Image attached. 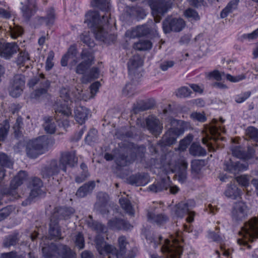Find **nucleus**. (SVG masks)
<instances>
[{
	"label": "nucleus",
	"instance_id": "nucleus-1",
	"mask_svg": "<svg viewBox=\"0 0 258 258\" xmlns=\"http://www.w3.org/2000/svg\"><path fill=\"white\" fill-rule=\"evenodd\" d=\"M95 242L101 258H126L125 253L128 242L125 236H121L118 238V249L113 245L107 244L103 238L99 235L96 237Z\"/></svg>",
	"mask_w": 258,
	"mask_h": 258
},
{
	"label": "nucleus",
	"instance_id": "nucleus-2",
	"mask_svg": "<svg viewBox=\"0 0 258 258\" xmlns=\"http://www.w3.org/2000/svg\"><path fill=\"white\" fill-rule=\"evenodd\" d=\"M109 15L110 14L107 12L101 19L96 11H90L86 15L85 23L92 28L96 38L104 42L108 41L109 35L103 27L108 23V17Z\"/></svg>",
	"mask_w": 258,
	"mask_h": 258
},
{
	"label": "nucleus",
	"instance_id": "nucleus-3",
	"mask_svg": "<svg viewBox=\"0 0 258 258\" xmlns=\"http://www.w3.org/2000/svg\"><path fill=\"white\" fill-rule=\"evenodd\" d=\"M183 241L181 232H177L176 237L172 239V241L168 239L165 240L164 244L161 248L164 257L152 254L151 255V258H180L182 252Z\"/></svg>",
	"mask_w": 258,
	"mask_h": 258
},
{
	"label": "nucleus",
	"instance_id": "nucleus-4",
	"mask_svg": "<svg viewBox=\"0 0 258 258\" xmlns=\"http://www.w3.org/2000/svg\"><path fill=\"white\" fill-rule=\"evenodd\" d=\"M45 258H75V253L65 245L56 246L53 243L42 247Z\"/></svg>",
	"mask_w": 258,
	"mask_h": 258
},
{
	"label": "nucleus",
	"instance_id": "nucleus-5",
	"mask_svg": "<svg viewBox=\"0 0 258 258\" xmlns=\"http://www.w3.org/2000/svg\"><path fill=\"white\" fill-rule=\"evenodd\" d=\"M170 126L163 136L162 141L164 145H170L175 142L176 137L182 135L184 132V122L181 120L170 119Z\"/></svg>",
	"mask_w": 258,
	"mask_h": 258
},
{
	"label": "nucleus",
	"instance_id": "nucleus-6",
	"mask_svg": "<svg viewBox=\"0 0 258 258\" xmlns=\"http://www.w3.org/2000/svg\"><path fill=\"white\" fill-rule=\"evenodd\" d=\"M50 140L45 136L30 141L27 146L26 153L28 157L36 158L39 155L43 153L44 151L48 148Z\"/></svg>",
	"mask_w": 258,
	"mask_h": 258
},
{
	"label": "nucleus",
	"instance_id": "nucleus-7",
	"mask_svg": "<svg viewBox=\"0 0 258 258\" xmlns=\"http://www.w3.org/2000/svg\"><path fill=\"white\" fill-rule=\"evenodd\" d=\"M206 136L202 139L203 144L207 145L209 151H215V147L218 148V144L217 143V140L223 138H220L221 133H224L225 130L223 127L218 128L216 125H211L206 129Z\"/></svg>",
	"mask_w": 258,
	"mask_h": 258
},
{
	"label": "nucleus",
	"instance_id": "nucleus-8",
	"mask_svg": "<svg viewBox=\"0 0 258 258\" xmlns=\"http://www.w3.org/2000/svg\"><path fill=\"white\" fill-rule=\"evenodd\" d=\"M152 14L156 23L159 22L162 17L172 7L171 0H154L150 4Z\"/></svg>",
	"mask_w": 258,
	"mask_h": 258
},
{
	"label": "nucleus",
	"instance_id": "nucleus-9",
	"mask_svg": "<svg viewBox=\"0 0 258 258\" xmlns=\"http://www.w3.org/2000/svg\"><path fill=\"white\" fill-rule=\"evenodd\" d=\"M25 87V77L22 74H16L11 79L9 87L10 95L14 98L19 97Z\"/></svg>",
	"mask_w": 258,
	"mask_h": 258
},
{
	"label": "nucleus",
	"instance_id": "nucleus-10",
	"mask_svg": "<svg viewBox=\"0 0 258 258\" xmlns=\"http://www.w3.org/2000/svg\"><path fill=\"white\" fill-rule=\"evenodd\" d=\"M249 211V208L245 202H236L234 203L231 209V218L235 222L241 221L247 217Z\"/></svg>",
	"mask_w": 258,
	"mask_h": 258
},
{
	"label": "nucleus",
	"instance_id": "nucleus-11",
	"mask_svg": "<svg viewBox=\"0 0 258 258\" xmlns=\"http://www.w3.org/2000/svg\"><path fill=\"white\" fill-rule=\"evenodd\" d=\"M54 109L56 115V119L58 120L63 119L62 125L64 127H68L69 121L67 118L72 114L71 108L68 106V103H62L60 99L57 100L54 105Z\"/></svg>",
	"mask_w": 258,
	"mask_h": 258
},
{
	"label": "nucleus",
	"instance_id": "nucleus-12",
	"mask_svg": "<svg viewBox=\"0 0 258 258\" xmlns=\"http://www.w3.org/2000/svg\"><path fill=\"white\" fill-rule=\"evenodd\" d=\"M82 62L79 63L75 72L78 74L86 75L91 66L93 63L94 56L93 53L87 50H83L81 54Z\"/></svg>",
	"mask_w": 258,
	"mask_h": 258
},
{
	"label": "nucleus",
	"instance_id": "nucleus-13",
	"mask_svg": "<svg viewBox=\"0 0 258 258\" xmlns=\"http://www.w3.org/2000/svg\"><path fill=\"white\" fill-rule=\"evenodd\" d=\"M26 173L25 171H20L18 175L12 180L10 189L7 191H4V193L0 191V206L2 205V200L4 194L12 196L14 199H17V197H18L17 192L15 191V189L22 184L23 181L26 179Z\"/></svg>",
	"mask_w": 258,
	"mask_h": 258
},
{
	"label": "nucleus",
	"instance_id": "nucleus-14",
	"mask_svg": "<svg viewBox=\"0 0 258 258\" xmlns=\"http://www.w3.org/2000/svg\"><path fill=\"white\" fill-rule=\"evenodd\" d=\"M185 25L184 21L181 18L168 17L163 22V29L166 33L171 31L179 32L184 27Z\"/></svg>",
	"mask_w": 258,
	"mask_h": 258
},
{
	"label": "nucleus",
	"instance_id": "nucleus-15",
	"mask_svg": "<svg viewBox=\"0 0 258 258\" xmlns=\"http://www.w3.org/2000/svg\"><path fill=\"white\" fill-rule=\"evenodd\" d=\"M77 162L78 158L74 151H63L60 153L59 163L63 172H67L68 167L71 168L74 167Z\"/></svg>",
	"mask_w": 258,
	"mask_h": 258
},
{
	"label": "nucleus",
	"instance_id": "nucleus-16",
	"mask_svg": "<svg viewBox=\"0 0 258 258\" xmlns=\"http://www.w3.org/2000/svg\"><path fill=\"white\" fill-rule=\"evenodd\" d=\"M42 186V183L40 178L37 177L33 178L30 184L31 191L29 197L22 202V205L27 206L30 204L32 199L41 195L42 193V190L41 189Z\"/></svg>",
	"mask_w": 258,
	"mask_h": 258
},
{
	"label": "nucleus",
	"instance_id": "nucleus-17",
	"mask_svg": "<svg viewBox=\"0 0 258 258\" xmlns=\"http://www.w3.org/2000/svg\"><path fill=\"white\" fill-rule=\"evenodd\" d=\"M175 214L177 217L180 218L188 215L186 220L188 222H191L194 220V213L190 210L188 204L185 202H181L176 206Z\"/></svg>",
	"mask_w": 258,
	"mask_h": 258
},
{
	"label": "nucleus",
	"instance_id": "nucleus-18",
	"mask_svg": "<svg viewBox=\"0 0 258 258\" xmlns=\"http://www.w3.org/2000/svg\"><path fill=\"white\" fill-rule=\"evenodd\" d=\"M19 50V47L15 42L6 43L0 42V55L5 58H10Z\"/></svg>",
	"mask_w": 258,
	"mask_h": 258
},
{
	"label": "nucleus",
	"instance_id": "nucleus-19",
	"mask_svg": "<svg viewBox=\"0 0 258 258\" xmlns=\"http://www.w3.org/2000/svg\"><path fill=\"white\" fill-rule=\"evenodd\" d=\"M146 125L149 132L157 136L161 133L163 126L160 120L156 117L150 116L146 119Z\"/></svg>",
	"mask_w": 258,
	"mask_h": 258
},
{
	"label": "nucleus",
	"instance_id": "nucleus-20",
	"mask_svg": "<svg viewBox=\"0 0 258 258\" xmlns=\"http://www.w3.org/2000/svg\"><path fill=\"white\" fill-rule=\"evenodd\" d=\"M61 170V167L56 160H51L50 163L42 170L43 177L48 178L57 175Z\"/></svg>",
	"mask_w": 258,
	"mask_h": 258
},
{
	"label": "nucleus",
	"instance_id": "nucleus-21",
	"mask_svg": "<svg viewBox=\"0 0 258 258\" xmlns=\"http://www.w3.org/2000/svg\"><path fill=\"white\" fill-rule=\"evenodd\" d=\"M169 165L173 171H177V174L179 179L181 180H184L185 179L187 163L183 158L179 159L175 164L170 163Z\"/></svg>",
	"mask_w": 258,
	"mask_h": 258
},
{
	"label": "nucleus",
	"instance_id": "nucleus-22",
	"mask_svg": "<svg viewBox=\"0 0 258 258\" xmlns=\"http://www.w3.org/2000/svg\"><path fill=\"white\" fill-rule=\"evenodd\" d=\"M37 9L36 0H27L21 8L23 16L26 20H29L35 14Z\"/></svg>",
	"mask_w": 258,
	"mask_h": 258
},
{
	"label": "nucleus",
	"instance_id": "nucleus-23",
	"mask_svg": "<svg viewBox=\"0 0 258 258\" xmlns=\"http://www.w3.org/2000/svg\"><path fill=\"white\" fill-rule=\"evenodd\" d=\"M247 168L248 164L247 163L233 162L231 159L225 163V169L234 174H237L239 171L245 170Z\"/></svg>",
	"mask_w": 258,
	"mask_h": 258
},
{
	"label": "nucleus",
	"instance_id": "nucleus-24",
	"mask_svg": "<svg viewBox=\"0 0 258 258\" xmlns=\"http://www.w3.org/2000/svg\"><path fill=\"white\" fill-rule=\"evenodd\" d=\"M48 236L50 239H61L63 238L61 236V229L58 225V221L52 216L49 224Z\"/></svg>",
	"mask_w": 258,
	"mask_h": 258
},
{
	"label": "nucleus",
	"instance_id": "nucleus-25",
	"mask_svg": "<svg viewBox=\"0 0 258 258\" xmlns=\"http://www.w3.org/2000/svg\"><path fill=\"white\" fill-rule=\"evenodd\" d=\"M77 54V50L75 45H71L67 52L62 57L60 61L61 65L63 67H66L68 65V61L70 59H73L71 65H75L77 61L75 58Z\"/></svg>",
	"mask_w": 258,
	"mask_h": 258
},
{
	"label": "nucleus",
	"instance_id": "nucleus-26",
	"mask_svg": "<svg viewBox=\"0 0 258 258\" xmlns=\"http://www.w3.org/2000/svg\"><path fill=\"white\" fill-rule=\"evenodd\" d=\"M128 182L132 185L143 186L148 182V175L145 173H138L131 176L127 179Z\"/></svg>",
	"mask_w": 258,
	"mask_h": 258
},
{
	"label": "nucleus",
	"instance_id": "nucleus-27",
	"mask_svg": "<svg viewBox=\"0 0 258 258\" xmlns=\"http://www.w3.org/2000/svg\"><path fill=\"white\" fill-rule=\"evenodd\" d=\"M74 213L72 208H55L52 215L53 218L58 220L67 219Z\"/></svg>",
	"mask_w": 258,
	"mask_h": 258
},
{
	"label": "nucleus",
	"instance_id": "nucleus-28",
	"mask_svg": "<svg viewBox=\"0 0 258 258\" xmlns=\"http://www.w3.org/2000/svg\"><path fill=\"white\" fill-rule=\"evenodd\" d=\"M143 61L139 55L133 56L128 62V70L130 75L134 76L138 68L142 66Z\"/></svg>",
	"mask_w": 258,
	"mask_h": 258
},
{
	"label": "nucleus",
	"instance_id": "nucleus-29",
	"mask_svg": "<svg viewBox=\"0 0 258 258\" xmlns=\"http://www.w3.org/2000/svg\"><path fill=\"white\" fill-rule=\"evenodd\" d=\"M74 113L76 121L78 123L82 124L87 119L89 111L87 108L80 106L76 108Z\"/></svg>",
	"mask_w": 258,
	"mask_h": 258
},
{
	"label": "nucleus",
	"instance_id": "nucleus-30",
	"mask_svg": "<svg viewBox=\"0 0 258 258\" xmlns=\"http://www.w3.org/2000/svg\"><path fill=\"white\" fill-rule=\"evenodd\" d=\"M29 60L30 58L27 52L22 51L19 53L16 60V63L21 71L24 72L29 68L30 63Z\"/></svg>",
	"mask_w": 258,
	"mask_h": 258
},
{
	"label": "nucleus",
	"instance_id": "nucleus-31",
	"mask_svg": "<svg viewBox=\"0 0 258 258\" xmlns=\"http://www.w3.org/2000/svg\"><path fill=\"white\" fill-rule=\"evenodd\" d=\"M108 225L110 228L117 230L123 229L126 230L130 229L132 227L127 222L117 218L109 221Z\"/></svg>",
	"mask_w": 258,
	"mask_h": 258
},
{
	"label": "nucleus",
	"instance_id": "nucleus-32",
	"mask_svg": "<svg viewBox=\"0 0 258 258\" xmlns=\"http://www.w3.org/2000/svg\"><path fill=\"white\" fill-rule=\"evenodd\" d=\"M170 182L169 179H162L151 185L148 189L153 192H161L168 188L170 186Z\"/></svg>",
	"mask_w": 258,
	"mask_h": 258
},
{
	"label": "nucleus",
	"instance_id": "nucleus-33",
	"mask_svg": "<svg viewBox=\"0 0 258 258\" xmlns=\"http://www.w3.org/2000/svg\"><path fill=\"white\" fill-rule=\"evenodd\" d=\"M95 186L94 181H89L85 183L80 187L77 190L76 195L78 198H84L88 194H90Z\"/></svg>",
	"mask_w": 258,
	"mask_h": 258
},
{
	"label": "nucleus",
	"instance_id": "nucleus-34",
	"mask_svg": "<svg viewBox=\"0 0 258 258\" xmlns=\"http://www.w3.org/2000/svg\"><path fill=\"white\" fill-rule=\"evenodd\" d=\"M42 87L34 91L30 95L32 99H38L41 96L47 93V89L50 86V82L48 80H44L41 82Z\"/></svg>",
	"mask_w": 258,
	"mask_h": 258
},
{
	"label": "nucleus",
	"instance_id": "nucleus-35",
	"mask_svg": "<svg viewBox=\"0 0 258 258\" xmlns=\"http://www.w3.org/2000/svg\"><path fill=\"white\" fill-rule=\"evenodd\" d=\"M241 190L239 189L234 182H231L228 184L227 189L225 191V195L226 197L235 199L240 196Z\"/></svg>",
	"mask_w": 258,
	"mask_h": 258
},
{
	"label": "nucleus",
	"instance_id": "nucleus-36",
	"mask_svg": "<svg viewBox=\"0 0 258 258\" xmlns=\"http://www.w3.org/2000/svg\"><path fill=\"white\" fill-rule=\"evenodd\" d=\"M100 75V71L96 67H93L91 68L89 72L82 77L81 80L84 84H87L92 79H97Z\"/></svg>",
	"mask_w": 258,
	"mask_h": 258
},
{
	"label": "nucleus",
	"instance_id": "nucleus-37",
	"mask_svg": "<svg viewBox=\"0 0 258 258\" xmlns=\"http://www.w3.org/2000/svg\"><path fill=\"white\" fill-rule=\"evenodd\" d=\"M148 219L151 222L156 223L158 225L163 224L168 220L167 217L164 214H155L151 212L148 214Z\"/></svg>",
	"mask_w": 258,
	"mask_h": 258
},
{
	"label": "nucleus",
	"instance_id": "nucleus-38",
	"mask_svg": "<svg viewBox=\"0 0 258 258\" xmlns=\"http://www.w3.org/2000/svg\"><path fill=\"white\" fill-rule=\"evenodd\" d=\"M189 153L194 156H203L206 154V151L199 144L194 143L189 149Z\"/></svg>",
	"mask_w": 258,
	"mask_h": 258
},
{
	"label": "nucleus",
	"instance_id": "nucleus-39",
	"mask_svg": "<svg viewBox=\"0 0 258 258\" xmlns=\"http://www.w3.org/2000/svg\"><path fill=\"white\" fill-rule=\"evenodd\" d=\"M239 3V0H231L227 6L221 12V17L226 18L228 15L235 10Z\"/></svg>",
	"mask_w": 258,
	"mask_h": 258
},
{
	"label": "nucleus",
	"instance_id": "nucleus-40",
	"mask_svg": "<svg viewBox=\"0 0 258 258\" xmlns=\"http://www.w3.org/2000/svg\"><path fill=\"white\" fill-rule=\"evenodd\" d=\"M150 29L147 25H143L137 27L132 32L133 37H141L146 35L150 33Z\"/></svg>",
	"mask_w": 258,
	"mask_h": 258
},
{
	"label": "nucleus",
	"instance_id": "nucleus-41",
	"mask_svg": "<svg viewBox=\"0 0 258 258\" xmlns=\"http://www.w3.org/2000/svg\"><path fill=\"white\" fill-rule=\"evenodd\" d=\"M119 203L121 208L126 213L131 216L134 215V210L131 205L130 201L126 198H123L119 200Z\"/></svg>",
	"mask_w": 258,
	"mask_h": 258
},
{
	"label": "nucleus",
	"instance_id": "nucleus-42",
	"mask_svg": "<svg viewBox=\"0 0 258 258\" xmlns=\"http://www.w3.org/2000/svg\"><path fill=\"white\" fill-rule=\"evenodd\" d=\"M43 127L47 133L49 134H53L56 129L55 121L51 117L45 118V122L43 124Z\"/></svg>",
	"mask_w": 258,
	"mask_h": 258
},
{
	"label": "nucleus",
	"instance_id": "nucleus-43",
	"mask_svg": "<svg viewBox=\"0 0 258 258\" xmlns=\"http://www.w3.org/2000/svg\"><path fill=\"white\" fill-rule=\"evenodd\" d=\"M152 46V43L149 40H141L134 44V48L138 50H146L151 49Z\"/></svg>",
	"mask_w": 258,
	"mask_h": 258
},
{
	"label": "nucleus",
	"instance_id": "nucleus-44",
	"mask_svg": "<svg viewBox=\"0 0 258 258\" xmlns=\"http://www.w3.org/2000/svg\"><path fill=\"white\" fill-rule=\"evenodd\" d=\"M18 241L19 238L17 234L10 235L5 238L3 245L6 247L14 246L18 243Z\"/></svg>",
	"mask_w": 258,
	"mask_h": 258
},
{
	"label": "nucleus",
	"instance_id": "nucleus-45",
	"mask_svg": "<svg viewBox=\"0 0 258 258\" xmlns=\"http://www.w3.org/2000/svg\"><path fill=\"white\" fill-rule=\"evenodd\" d=\"M91 5L107 12L109 7V0H91Z\"/></svg>",
	"mask_w": 258,
	"mask_h": 258
},
{
	"label": "nucleus",
	"instance_id": "nucleus-46",
	"mask_svg": "<svg viewBox=\"0 0 258 258\" xmlns=\"http://www.w3.org/2000/svg\"><path fill=\"white\" fill-rule=\"evenodd\" d=\"M245 136L247 139L258 142V130L253 126L247 127L245 131Z\"/></svg>",
	"mask_w": 258,
	"mask_h": 258
},
{
	"label": "nucleus",
	"instance_id": "nucleus-47",
	"mask_svg": "<svg viewBox=\"0 0 258 258\" xmlns=\"http://www.w3.org/2000/svg\"><path fill=\"white\" fill-rule=\"evenodd\" d=\"M231 150L234 156L238 158L244 159L245 157V151L242 147L239 146H233L231 148Z\"/></svg>",
	"mask_w": 258,
	"mask_h": 258
},
{
	"label": "nucleus",
	"instance_id": "nucleus-48",
	"mask_svg": "<svg viewBox=\"0 0 258 258\" xmlns=\"http://www.w3.org/2000/svg\"><path fill=\"white\" fill-rule=\"evenodd\" d=\"M115 159L117 165L120 166H126L131 161L127 159V156L125 154H119L117 156L115 157Z\"/></svg>",
	"mask_w": 258,
	"mask_h": 258
},
{
	"label": "nucleus",
	"instance_id": "nucleus-49",
	"mask_svg": "<svg viewBox=\"0 0 258 258\" xmlns=\"http://www.w3.org/2000/svg\"><path fill=\"white\" fill-rule=\"evenodd\" d=\"M250 179L251 176L248 175H242L236 178L237 182L245 188L249 186Z\"/></svg>",
	"mask_w": 258,
	"mask_h": 258
},
{
	"label": "nucleus",
	"instance_id": "nucleus-50",
	"mask_svg": "<svg viewBox=\"0 0 258 258\" xmlns=\"http://www.w3.org/2000/svg\"><path fill=\"white\" fill-rule=\"evenodd\" d=\"M193 139V137L191 135H188L182 140L179 143L178 150L181 151H184L186 150L187 146L190 144Z\"/></svg>",
	"mask_w": 258,
	"mask_h": 258
},
{
	"label": "nucleus",
	"instance_id": "nucleus-51",
	"mask_svg": "<svg viewBox=\"0 0 258 258\" xmlns=\"http://www.w3.org/2000/svg\"><path fill=\"white\" fill-rule=\"evenodd\" d=\"M0 165L10 168L13 166V162L6 154L0 153Z\"/></svg>",
	"mask_w": 258,
	"mask_h": 258
},
{
	"label": "nucleus",
	"instance_id": "nucleus-52",
	"mask_svg": "<svg viewBox=\"0 0 258 258\" xmlns=\"http://www.w3.org/2000/svg\"><path fill=\"white\" fill-rule=\"evenodd\" d=\"M24 253L19 254L16 251H12L9 252H4L0 254V258H25Z\"/></svg>",
	"mask_w": 258,
	"mask_h": 258
},
{
	"label": "nucleus",
	"instance_id": "nucleus-53",
	"mask_svg": "<svg viewBox=\"0 0 258 258\" xmlns=\"http://www.w3.org/2000/svg\"><path fill=\"white\" fill-rule=\"evenodd\" d=\"M9 32L12 38H16L22 34L23 29L19 26L14 25L13 27L11 26L9 28Z\"/></svg>",
	"mask_w": 258,
	"mask_h": 258
},
{
	"label": "nucleus",
	"instance_id": "nucleus-54",
	"mask_svg": "<svg viewBox=\"0 0 258 258\" xmlns=\"http://www.w3.org/2000/svg\"><path fill=\"white\" fill-rule=\"evenodd\" d=\"M191 91L186 87H182L178 89L176 92V95L180 98H185L190 96Z\"/></svg>",
	"mask_w": 258,
	"mask_h": 258
},
{
	"label": "nucleus",
	"instance_id": "nucleus-55",
	"mask_svg": "<svg viewBox=\"0 0 258 258\" xmlns=\"http://www.w3.org/2000/svg\"><path fill=\"white\" fill-rule=\"evenodd\" d=\"M2 125L0 128V141L4 140L10 128V125L6 120L4 121Z\"/></svg>",
	"mask_w": 258,
	"mask_h": 258
},
{
	"label": "nucleus",
	"instance_id": "nucleus-56",
	"mask_svg": "<svg viewBox=\"0 0 258 258\" xmlns=\"http://www.w3.org/2000/svg\"><path fill=\"white\" fill-rule=\"evenodd\" d=\"M184 15L188 18H190L195 20H199L200 19V16L198 13L191 8L186 10L184 11Z\"/></svg>",
	"mask_w": 258,
	"mask_h": 258
},
{
	"label": "nucleus",
	"instance_id": "nucleus-57",
	"mask_svg": "<svg viewBox=\"0 0 258 258\" xmlns=\"http://www.w3.org/2000/svg\"><path fill=\"white\" fill-rule=\"evenodd\" d=\"M13 211L11 206H7L0 210V222L6 219Z\"/></svg>",
	"mask_w": 258,
	"mask_h": 258
},
{
	"label": "nucleus",
	"instance_id": "nucleus-58",
	"mask_svg": "<svg viewBox=\"0 0 258 258\" xmlns=\"http://www.w3.org/2000/svg\"><path fill=\"white\" fill-rule=\"evenodd\" d=\"M54 56V52L52 51H49L48 54V56L46 61L45 68L46 70L49 71L52 68L54 65L53 62L52 61Z\"/></svg>",
	"mask_w": 258,
	"mask_h": 258
},
{
	"label": "nucleus",
	"instance_id": "nucleus-59",
	"mask_svg": "<svg viewBox=\"0 0 258 258\" xmlns=\"http://www.w3.org/2000/svg\"><path fill=\"white\" fill-rule=\"evenodd\" d=\"M250 92H245L237 95L235 97V100L237 103H240L244 102L250 96Z\"/></svg>",
	"mask_w": 258,
	"mask_h": 258
},
{
	"label": "nucleus",
	"instance_id": "nucleus-60",
	"mask_svg": "<svg viewBox=\"0 0 258 258\" xmlns=\"http://www.w3.org/2000/svg\"><path fill=\"white\" fill-rule=\"evenodd\" d=\"M75 244L80 249L84 247V239L81 233H79L76 236Z\"/></svg>",
	"mask_w": 258,
	"mask_h": 258
},
{
	"label": "nucleus",
	"instance_id": "nucleus-61",
	"mask_svg": "<svg viewBox=\"0 0 258 258\" xmlns=\"http://www.w3.org/2000/svg\"><path fill=\"white\" fill-rule=\"evenodd\" d=\"M60 98L66 103L71 100L69 91L66 88H61L60 90Z\"/></svg>",
	"mask_w": 258,
	"mask_h": 258
},
{
	"label": "nucleus",
	"instance_id": "nucleus-62",
	"mask_svg": "<svg viewBox=\"0 0 258 258\" xmlns=\"http://www.w3.org/2000/svg\"><path fill=\"white\" fill-rule=\"evenodd\" d=\"M222 75H224V73H222L221 74L218 71L214 70V71H213L212 72H210V73L207 74V77L209 79L214 78V79H215L217 81H220L221 80V77H222Z\"/></svg>",
	"mask_w": 258,
	"mask_h": 258
},
{
	"label": "nucleus",
	"instance_id": "nucleus-63",
	"mask_svg": "<svg viewBox=\"0 0 258 258\" xmlns=\"http://www.w3.org/2000/svg\"><path fill=\"white\" fill-rule=\"evenodd\" d=\"M134 86L131 84H127L123 90V94L131 97L134 94Z\"/></svg>",
	"mask_w": 258,
	"mask_h": 258
},
{
	"label": "nucleus",
	"instance_id": "nucleus-64",
	"mask_svg": "<svg viewBox=\"0 0 258 258\" xmlns=\"http://www.w3.org/2000/svg\"><path fill=\"white\" fill-rule=\"evenodd\" d=\"M45 19L46 20V23L47 25L51 24L53 22L54 19V12L53 9L50 8L48 10Z\"/></svg>",
	"mask_w": 258,
	"mask_h": 258
}]
</instances>
